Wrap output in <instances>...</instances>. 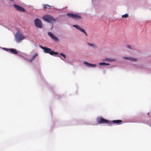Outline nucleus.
<instances>
[{
    "label": "nucleus",
    "mask_w": 151,
    "mask_h": 151,
    "mask_svg": "<svg viewBox=\"0 0 151 151\" xmlns=\"http://www.w3.org/2000/svg\"><path fill=\"white\" fill-rule=\"evenodd\" d=\"M42 19L44 21L49 23L55 22L56 21L55 19L53 17L49 15H45L43 16Z\"/></svg>",
    "instance_id": "obj_1"
},
{
    "label": "nucleus",
    "mask_w": 151,
    "mask_h": 151,
    "mask_svg": "<svg viewBox=\"0 0 151 151\" xmlns=\"http://www.w3.org/2000/svg\"><path fill=\"white\" fill-rule=\"evenodd\" d=\"M40 47L44 50V52L46 53H48L51 55H58V53L56 52H55L53 51L52 50L47 47H43L41 45H40Z\"/></svg>",
    "instance_id": "obj_2"
},
{
    "label": "nucleus",
    "mask_w": 151,
    "mask_h": 151,
    "mask_svg": "<svg viewBox=\"0 0 151 151\" xmlns=\"http://www.w3.org/2000/svg\"><path fill=\"white\" fill-rule=\"evenodd\" d=\"M25 39V37L22 35L20 32H18L16 35L15 39L16 41L18 42H21L22 40Z\"/></svg>",
    "instance_id": "obj_3"
},
{
    "label": "nucleus",
    "mask_w": 151,
    "mask_h": 151,
    "mask_svg": "<svg viewBox=\"0 0 151 151\" xmlns=\"http://www.w3.org/2000/svg\"><path fill=\"white\" fill-rule=\"evenodd\" d=\"M97 121L99 124H107L109 126V122L107 120H106L102 117H99L97 119Z\"/></svg>",
    "instance_id": "obj_4"
},
{
    "label": "nucleus",
    "mask_w": 151,
    "mask_h": 151,
    "mask_svg": "<svg viewBox=\"0 0 151 151\" xmlns=\"http://www.w3.org/2000/svg\"><path fill=\"white\" fill-rule=\"evenodd\" d=\"M35 24L37 28H41L42 27V23L41 20L37 18L35 20Z\"/></svg>",
    "instance_id": "obj_5"
},
{
    "label": "nucleus",
    "mask_w": 151,
    "mask_h": 151,
    "mask_svg": "<svg viewBox=\"0 0 151 151\" xmlns=\"http://www.w3.org/2000/svg\"><path fill=\"white\" fill-rule=\"evenodd\" d=\"M67 15L69 17L74 19H80L81 18V16L77 14H74L72 13H68L67 14Z\"/></svg>",
    "instance_id": "obj_6"
},
{
    "label": "nucleus",
    "mask_w": 151,
    "mask_h": 151,
    "mask_svg": "<svg viewBox=\"0 0 151 151\" xmlns=\"http://www.w3.org/2000/svg\"><path fill=\"white\" fill-rule=\"evenodd\" d=\"M123 123V122L121 120H114L112 121H110L109 126H111L114 124H120Z\"/></svg>",
    "instance_id": "obj_7"
},
{
    "label": "nucleus",
    "mask_w": 151,
    "mask_h": 151,
    "mask_svg": "<svg viewBox=\"0 0 151 151\" xmlns=\"http://www.w3.org/2000/svg\"><path fill=\"white\" fill-rule=\"evenodd\" d=\"M13 6L18 11L23 12H25V9L21 6L16 4H14L13 5Z\"/></svg>",
    "instance_id": "obj_8"
},
{
    "label": "nucleus",
    "mask_w": 151,
    "mask_h": 151,
    "mask_svg": "<svg viewBox=\"0 0 151 151\" xmlns=\"http://www.w3.org/2000/svg\"><path fill=\"white\" fill-rule=\"evenodd\" d=\"M73 27L76 28L77 29L79 30L81 32L84 33L86 36H88V35L86 32L85 30L84 29L80 27L78 25H73Z\"/></svg>",
    "instance_id": "obj_9"
},
{
    "label": "nucleus",
    "mask_w": 151,
    "mask_h": 151,
    "mask_svg": "<svg viewBox=\"0 0 151 151\" xmlns=\"http://www.w3.org/2000/svg\"><path fill=\"white\" fill-rule=\"evenodd\" d=\"M83 63L88 67H95L96 65L94 64H91L88 63L86 61L83 62Z\"/></svg>",
    "instance_id": "obj_10"
},
{
    "label": "nucleus",
    "mask_w": 151,
    "mask_h": 151,
    "mask_svg": "<svg viewBox=\"0 0 151 151\" xmlns=\"http://www.w3.org/2000/svg\"><path fill=\"white\" fill-rule=\"evenodd\" d=\"M48 35L54 40L57 41L58 40V37L55 36L51 32H48Z\"/></svg>",
    "instance_id": "obj_11"
},
{
    "label": "nucleus",
    "mask_w": 151,
    "mask_h": 151,
    "mask_svg": "<svg viewBox=\"0 0 151 151\" xmlns=\"http://www.w3.org/2000/svg\"><path fill=\"white\" fill-rule=\"evenodd\" d=\"M38 56V54L37 53H36L34 55L32 56V58L31 59H27V60L29 62H32Z\"/></svg>",
    "instance_id": "obj_12"
},
{
    "label": "nucleus",
    "mask_w": 151,
    "mask_h": 151,
    "mask_svg": "<svg viewBox=\"0 0 151 151\" xmlns=\"http://www.w3.org/2000/svg\"><path fill=\"white\" fill-rule=\"evenodd\" d=\"M7 50H9L11 53H12L14 54H18L17 51L14 49H7Z\"/></svg>",
    "instance_id": "obj_13"
},
{
    "label": "nucleus",
    "mask_w": 151,
    "mask_h": 151,
    "mask_svg": "<svg viewBox=\"0 0 151 151\" xmlns=\"http://www.w3.org/2000/svg\"><path fill=\"white\" fill-rule=\"evenodd\" d=\"M103 60L106 61H109V62H112L115 61V60L114 59H110L109 58H105Z\"/></svg>",
    "instance_id": "obj_14"
},
{
    "label": "nucleus",
    "mask_w": 151,
    "mask_h": 151,
    "mask_svg": "<svg viewBox=\"0 0 151 151\" xmlns=\"http://www.w3.org/2000/svg\"><path fill=\"white\" fill-rule=\"evenodd\" d=\"M44 8L50 9L51 7V6L48 4H44L43 5Z\"/></svg>",
    "instance_id": "obj_15"
},
{
    "label": "nucleus",
    "mask_w": 151,
    "mask_h": 151,
    "mask_svg": "<svg viewBox=\"0 0 151 151\" xmlns=\"http://www.w3.org/2000/svg\"><path fill=\"white\" fill-rule=\"evenodd\" d=\"M99 65H109L110 64L108 63H106L104 62L100 63H99Z\"/></svg>",
    "instance_id": "obj_16"
},
{
    "label": "nucleus",
    "mask_w": 151,
    "mask_h": 151,
    "mask_svg": "<svg viewBox=\"0 0 151 151\" xmlns=\"http://www.w3.org/2000/svg\"><path fill=\"white\" fill-rule=\"evenodd\" d=\"M129 60L133 61H137V59L134 58L130 57Z\"/></svg>",
    "instance_id": "obj_17"
},
{
    "label": "nucleus",
    "mask_w": 151,
    "mask_h": 151,
    "mask_svg": "<svg viewBox=\"0 0 151 151\" xmlns=\"http://www.w3.org/2000/svg\"><path fill=\"white\" fill-rule=\"evenodd\" d=\"M88 44L91 46H94L95 47H96V45L93 44H91L89 43H88Z\"/></svg>",
    "instance_id": "obj_18"
},
{
    "label": "nucleus",
    "mask_w": 151,
    "mask_h": 151,
    "mask_svg": "<svg viewBox=\"0 0 151 151\" xmlns=\"http://www.w3.org/2000/svg\"><path fill=\"white\" fill-rule=\"evenodd\" d=\"M128 17V15L127 14H125L123 15L122 16V17L123 18H127Z\"/></svg>",
    "instance_id": "obj_19"
},
{
    "label": "nucleus",
    "mask_w": 151,
    "mask_h": 151,
    "mask_svg": "<svg viewBox=\"0 0 151 151\" xmlns=\"http://www.w3.org/2000/svg\"><path fill=\"white\" fill-rule=\"evenodd\" d=\"M60 55L62 56L63 57H64V58H66V56H65V55H64V54H63V53H60Z\"/></svg>",
    "instance_id": "obj_20"
},
{
    "label": "nucleus",
    "mask_w": 151,
    "mask_h": 151,
    "mask_svg": "<svg viewBox=\"0 0 151 151\" xmlns=\"http://www.w3.org/2000/svg\"><path fill=\"white\" fill-rule=\"evenodd\" d=\"M124 58L125 59L127 60H129L130 57H124L123 58Z\"/></svg>",
    "instance_id": "obj_21"
},
{
    "label": "nucleus",
    "mask_w": 151,
    "mask_h": 151,
    "mask_svg": "<svg viewBox=\"0 0 151 151\" xmlns=\"http://www.w3.org/2000/svg\"><path fill=\"white\" fill-rule=\"evenodd\" d=\"M128 48L129 49H131V47L130 46L128 45L127 46Z\"/></svg>",
    "instance_id": "obj_22"
},
{
    "label": "nucleus",
    "mask_w": 151,
    "mask_h": 151,
    "mask_svg": "<svg viewBox=\"0 0 151 151\" xmlns=\"http://www.w3.org/2000/svg\"><path fill=\"white\" fill-rule=\"evenodd\" d=\"M10 0L11 1H13V0Z\"/></svg>",
    "instance_id": "obj_23"
}]
</instances>
